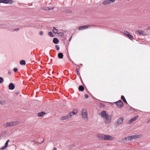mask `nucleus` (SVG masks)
<instances>
[{
  "label": "nucleus",
  "instance_id": "1",
  "mask_svg": "<svg viewBox=\"0 0 150 150\" xmlns=\"http://www.w3.org/2000/svg\"><path fill=\"white\" fill-rule=\"evenodd\" d=\"M100 115L103 118L104 122L106 124L110 123L111 120V117L106 112L104 111L100 113Z\"/></svg>",
  "mask_w": 150,
  "mask_h": 150
},
{
  "label": "nucleus",
  "instance_id": "2",
  "mask_svg": "<svg viewBox=\"0 0 150 150\" xmlns=\"http://www.w3.org/2000/svg\"><path fill=\"white\" fill-rule=\"evenodd\" d=\"M142 134H135L133 135H131L128 136L125 138L127 141H131L133 139H139L142 137Z\"/></svg>",
  "mask_w": 150,
  "mask_h": 150
},
{
  "label": "nucleus",
  "instance_id": "3",
  "mask_svg": "<svg viewBox=\"0 0 150 150\" xmlns=\"http://www.w3.org/2000/svg\"><path fill=\"white\" fill-rule=\"evenodd\" d=\"M81 115L82 118L85 120L88 119V113L87 110L84 108H83L81 110Z\"/></svg>",
  "mask_w": 150,
  "mask_h": 150
},
{
  "label": "nucleus",
  "instance_id": "4",
  "mask_svg": "<svg viewBox=\"0 0 150 150\" xmlns=\"http://www.w3.org/2000/svg\"><path fill=\"white\" fill-rule=\"evenodd\" d=\"M124 120V119L123 117H120L118 119L116 122V125L118 126L121 125L123 123Z\"/></svg>",
  "mask_w": 150,
  "mask_h": 150
},
{
  "label": "nucleus",
  "instance_id": "5",
  "mask_svg": "<svg viewBox=\"0 0 150 150\" xmlns=\"http://www.w3.org/2000/svg\"><path fill=\"white\" fill-rule=\"evenodd\" d=\"M114 138L113 137L110 136L108 135H104V139L105 140H114Z\"/></svg>",
  "mask_w": 150,
  "mask_h": 150
},
{
  "label": "nucleus",
  "instance_id": "6",
  "mask_svg": "<svg viewBox=\"0 0 150 150\" xmlns=\"http://www.w3.org/2000/svg\"><path fill=\"white\" fill-rule=\"evenodd\" d=\"M115 0H105L103 2V4L104 5H106L111 4L115 1Z\"/></svg>",
  "mask_w": 150,
  "mask_h": 150
},
{
  "label": "nucleus",
  "instance_id": "7",
  "mask_svg": "<svg viewBox=\"0 0 150 150\" xmlns=\"http://www.w3.org/2000/svg\"><path fill=\"white\" fill-rule=\"evenodd\" d=\"M125 35H127L128 38L131 40H133V38L132 35L130 34V33L127 31H125L124 32Z\"/></svg>",
  "mask_w": 150,
  "mask_h": 150
},
{
  "label": "nucleus",
  "instance_id": "8",
  "mask_svg": "<svg viewBox=\"0 0 150 150\" xmlns=\"http://www.w3.org/2000/svg\"><path fill=\"white\" fill-rule=\"evenodd\" d=\"M93 26V25H86L83 26H80L78 28V29L79 30H81L85 29H87L88 28L90 27L91 26Z\"/></svg>",
  "mask_w": 150,
  "mask_h": 150
},
{
  "label": "nucleus",
  "instance_id": "9",
  "mask_svg": "<svg viewBox=\"0 0 150 150\" xmlns=\"http://www.w3.org/2000/svg\"><path fill=\"white\" fill-rule=\"evenodd\" d=\"M117 105L120 108H122L123 106V102L121 100H119L116 103Z\"/></svg>",
  "mask_w": 150,
  "mask_h": 150
},
{
  "label": "nucleus",
  "instance_id": "10",
  "mask_svg": "<svg viewBox=\"0 0 150 150\" xmlns=\"http://www.w3.org/2000/svg\"><path fill=\"white\" fill-rule=\"evenodd\" d=\"M13 1L10 0H0V3H1L5 4H12Z\"/></svg>",
  "mask_w": 150,
  "mask_h": 150
},
{
  "label": "nucleus",
  "instance_id": "11",
  "mask_svg": "<svg viewBox=\"0 0 150 150\" xmlns=\"http://www.w3.org/2000/svg\"><path fill=\"white\" fill-rule=\"evenodd\" d=\"M135 33L136 34H139L140 35H144L145 34V31H144L139 30L136 31L135 32Z\"/></svg>",
  "mask_w": 150,
  "mask_h": 150
},
{
  "label": "nucleus",
  "instance_id": "12",
  "mask_svg": "<svg viewBox=\"0 0 150 150\" xmlns=\"http://www.w3.org/2000/svg\"><path fill=\"white\" fill-rule=\"evenodd\" d=\"M77 110H74L72 111V112L69 113V117H71L73 115L76 114L77 113Z\"/></svg>",
  "mask_w": 150,
  "mask_h": 150
},
{
  "label": "nucleus",
  "instance_id": "13",
  "mask_svg": "<svg viewBox=\"0 0 150 150\" xmlns=\"http://www.w3.org/2000/svg\"><path fill=\"white\" fill-rule=\"evenodd\" d=\"M97 137L101 139H104V134H98L97 135Z\"/></svg>",
  "mask_w": 150,
  "mask_h": 150
},
{
  "label": "nucleus",
  "instance_id": "14",
  "mask_svg": "<svg viewBox=\"0 0 150 150\" xmlns=\"http://www.w3.org/2000/svg\"><path fill=\"white\" fill-rule=\"evenodd\" d=\"M70 117H69V114H68L67 115L62 117L61 118V119L62 120H65L68 119Z\"/></svg>",
  "mask_w": 150,
  "mask_h": 150
},
{
  "label": "nucleus",
  "instance_id": "15",
  "mask_svg": "<svg viewBox=\"0 0 150 150\" xmlns=\"http://www.w3.org/2000/svg\"><path fill=\"white\" fill-rule=\"evenodd\" d=\"M5 126L6 127L12 126V122H6L5 124Z\"/></svg>",
  "mask_w": 150,
  "mask_h": 150
},
{
  "label": "nucleus",
  "instance_id": "16",
  "mask_svg": "<svg viewBox=\"0 0 150 150\" xmlns=\"http://www.w3.org/2000/svg\"><path fill=\"white\" fill-rule=\"evenodd\" d=\"M138 117V116H136L135 117L131 119L129 121V122L130 123L133 122L134 120H136Z\"/></svg>",
  "mask_w": 150,
  "mask_h": 150
},
{
  "label": "nucleus",
  "instance_id": "17",
  "mask_svg": "<svg viewBox=\"0 0 150 150\" xmlns=\"http://www.w3.org/2000/svg\"><path fill=\"white\" fill-rule=\"evenodd\" d=\"M8 87L9 89L11 90H13L14 88V86L13 83H10Z\"/></svg>",
  "mask_w": 150,
  "mask_h": 150
},
{
  "label": "nucleus",
  "instance_id": "18",
  "mask_svg": "<svg viewBox=\"0 0 150 150\" xmlns=\"http://www.w3.org/2000/svg\"><path fill=\"white\" fill-rule=\"evenodd\" d=\"M20 123L19 121H16L14 122H12V126H16Z\"/></svg>",
  "mask_w": 150,
  "mask_h": 150
},
{
  "label": "nucleus",
  "instance_id": "19",
  "mask_svg": "<svg viewBox=\"0 0 150 150\" xmlns=\"http://www.w3.org/2000/svg\"><path fill=\"white\" fill-rule=\"evenodd\" d=\"M53 42L55 44H57L59 42V40L57 39L54 38L53 39Z\"/></svg>",
  "mask_w": 150,
  "mask_h": 150
},
{
  "label": "nucleus",
  "instance_id": "20",
  "mask_svg": "<svg viewBox=\"0 0 150 150\" xmlns=\"http://www.w3.org/2000/svg\"><path fill=\"white\" fill-rule=\"evenodd\" d=\"M53 32L54 33L56 34L57 33L58 31L57 29H56V28L54 27L53 28L52 30Z\"/></svg>",
  "mask_w": 150,
  "mask_h": 150
},
{
  "label": "nucleus",
  "instance_id": "21",
  "mask_svg": "<svg viewBox=\"0 0 150 150\" xmlns=\"http://www.w3.org/2000/svg\"><path fill=\"white\" fill-rule=\"evenodd\" d=\"M45 113L44 112H42L39 113L38 115L39 117H41L45 115Z\"/></svg>",
  "mask_w": 150,
  "mask_h": 150
},
{
  "label": "nucleus",
  "instance_id": "22",
  "mask_svg": "<svg viewBox=\"0 0 150 150\" xmlns=\"http://www.w3.org/2000/svg\"><path fill=\"white\" fill-rule=\"evenodd\" d=\"M58 57L59 58L61 59L63 57V54L62 53H59L58 54Z\"/></svg>",
  "mask_w": 150,
  "mask_h": 150
},
{
  "label": "nucleus",
  "instance_id": "23",
  "mask_svg": "<svg viewBox=\"0 0 150 150\" xmlns=\"http://www.w3.org/2000/svg\"><path fill=\"white\" fill-rule=\"evenodd\" d=\"M79 91H82L84 90V88L83 86H80L79 87Z\"/></svg>",
  "mask_w": 150,
  "mask_h": 150
},
{
  "label": "nucleus",
  "instance_id": "24",
  "mask_svg": "<svg viewBox=\"0 0 150 150\" xmlns=\"http://www.w3.org/2000/svg\"><path fill=\"white\" fill-rule=\"evenodd\" d=\"M20 64L21 65H25V62L24 60H22L20 61Z\"/></svg>",
  "mask_w": 150,
  "mask_h": 150
},
{
  "label": "nucleus",
  "instance_id": "25",
  "mask_svg": "<svg viewBox=\"0 0 150 150\" xmlns=\"http://www.w3.org/2000/svg\"><path fill=\"white\" fill-rule=\"evenodd\" d=\"M121 99L123 100V101H124L125 103H126L127 104V102L125 99V97L123 96H122L121 97Z\"/></svg>",
  "mask_w": 150,
  "mask_h": 150
},
{
  "label": "nucleus",
  "instance_id": "26",
  "mask_svg": "<svg viewBox=\"0 0 150 150\" xmlns=\"http://www.w3.org/2000/svg\"><path fill=\"white\" fill-rule=\"evenodd\" d=\"M48 35L52 37H54V35L51 32H49L48 33Z\"/></svg>",
  "mask_w": 150,
  "mask_h": 150
},
{
  "label": "nucleus",
  "instance_id": "27",
  "mask_svg": "<svg viewBox=\"0 0 150 150\" xmlns=\"http://www.w3.org/2000/svg\"><path fill=\"white\" fill-rule=\"evenodd\" d=\"M6 103V101L3 100H0V104H4Z\"/></svg>",
  "mask_w": 150,
  "mask_h": 150
},
{
  "label": "nucleus",
  "instance_id": "28",
  "mask_svg": "<svg viewBox=\"0 0 150 150\" xmlns=\"http://www.w3.org/2000/svg\"><path fill=\"white\" fill-rule=\"evenodd\" d=\"M58 35L59 36H63L64 35V33L62 32H60L58 33Z\"/></svg>",
  "mask_w": 150,
  "mask_h": 150
},
{
  "label": "nucleus",
  "instance_id": "29",
  "mask_svg": "<svg viewBox=\"0 0 150 150\" xmlns=\"http://www.w3.org/2000/svg\"><path fill=\"white\" fill-rule=\"evenodd\" d=\"M9 142V140H7V141L6 142L4 146H5L6 147H7L8 146V143Z\"/></svg>",
  "mask_w": 150,
  "mask_h": 150
},
{
  "label": "nucleus",
  "instance_id": "30",
  "mask_svg": "<svg viewBox=\"0 0 150 150\" xmlns=\"http://www.w3.org/2000/svg\"><path fill=\"white\" fill-rule=\"evenodd\" d=\"M4 81V79L1 77H0V83H2Z\"/></svg>",
  "mask_w": 150,
  "mask_h": 150
},
{
  "label": "nucleus",
  "instance_id": "31",
  "mask_svg": "<svg viewBox=\"0 0 150 150\" xmlns=\"http://www.w3.org/2000/svg\"><path fill=\"white\" fill-rule=\"evenodd\" d=\"M6 147L4 145L2 147H1V148H0V149L1 150H4V149L5 148H6Z\"/></svg>",
  "mask_w": 150,
  "mask_h": 150
},
{
  "label": "nucleus",
  "instance_id": "32",
  "mask_svg": "<svg viewBox=\"0 0 150 150\" xmlns=\"http://www.w3.org/2000/svg\"><path fill=\"white\" fill-rule=\"evenodd\" d=\"M56 48L57 50H59V46L58 45H56Z\"/></svg>",
  "mask_w": 150,
  "mask_h": 150
},
{
  "label": "nucleus",
  "instance_id": "33",
  "mask_svg": "<svg viewBox=\"0 0 150 150\" xmlns=\"http://www.w3.org/2000/svg\"><path fill=\"white\" fill-rule=\"evenodd\" d=\"M13 70L14 72H16L17 71V69L16 68H14L13 69Z\"/></svg>",
  "mask_w": 150,
  "mask_h": 150
},
{
  "label": "nucleus",
  "instance_id": "34",
  "mask_svg": "<svg viewBox=\"0 0 150 150\" xmlns=\"http://www.w3.org/2000/svg\"><path fill=\"white\" fill-rule=\"evenodd\" d=\"M76 71L77 72V74L78 75H79V71H78V69L77 68H76Z\"/></svg>",
  "mask_w": 150,
  "mask_h": 150
},
{
  "label": "nucleus",
  "instance_id": "35",
  "mask_svg": "<svg viewBox=\"0 0 150 150\" xmlns=\"http://www.w3.org/2000/svg\"><path fill=\"white\" fill-rule=\"evenodd\" d=\"M39 34L40 35H43V32L42 31H40L39 33Z\"/></svg>",
  "mask_w": 150,
  "mask_h": 150
},
{
  "label": "nucleus",
  "instance_id": "36",
  "mask_svg": "<svg viewBox=\"0 0 150 150\" xmlns=\"http://www.w3.org/2000/svg\"><path fill=\"white\" fill-rule=\"evenodd\" d=\"M85 98H87L88 97V96L87 94L85 95Z\"/></svg>",
  "mask_w": 150,
  "mask_h": 150
},
{
  "label": "nucleus",
  "instance_id": "37",
  "mask_svg": "<svg viewBox=\"0 0 150 150\" xmlns=\"http://www.w3.org/2000/svg\"><path fill=\"white\" fill-rule=\"evenodd\" d=\"M147 29L148 30H150V26H148L147 28Z\"/></svg>",
  "mask_w": 150,
  "mask_h": 150
},
{
  "label": "nucleus",
  "instance_id": "38",
  "mask_svg": "<svg viewBox=\"0 0 150 150\" xmlns=\"http://www.w3.org/2000/svg\"><path fill=\"white\" fill-rule=\"evenodd\" d=\"M18 28H16L15 29H14V31H16V30H18Z\"/></svg>",
  "mask_w": 150,
  "mask_h": 150
},
{
  "label": "nucleus",
  "instance_id": "39",
  "mask_svg": "<svg viewBox=\"0 0 150 150\" xmlns=\"http://www.w3.org/2000/svg\"><path fill=\"white\" fill-rule=\"evenodd\" d=\"M8 74H11V71H9L8 72Z\"/></svg>",
  "mask_w": 150,
  "mask_h": 150
},
{
  "label": "nucleus",
  "instance_id": "40",
  "mask_svg": "<svg viewBox=\"0 0 150 150\" xmlns=\"http://www.w3.org/2000/svg\"><path fill=\"white\" fill-rule=\"evenodd\" d=\"M53 150H57L56 148H54Z\"/></svg>",
  "mask_w": 150,
  "mask_h": 150
},
{
  "label": "nucleus",
  "instance_id": "41",
  "mask_svg": "<svg viewBox=\"0 0 150 150\" xmlns=\"http://www.w3.org/2000/svg\"><path fill=\"white\" fill-rule=\"evenodd\" d=\"M149 122H150V119L149 120Z\"/></svg>",
  "mask_w": 150,
  "mask_h": 150
},
{
  "label": "nucleus",
  "instance_id": "42",
  "mask_svg": "<svg viewBox=\"0 0 150 150\" xmlns=\"http://www.w3.org/2000/svg\"><path fill=\"white\" fill-rule=\"evenodd\" d=\"M1 137V135L0 134V137Z\"/></svg>",
  "mask_w": 150,
  "mask_h": 150
}]
</instances>
